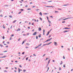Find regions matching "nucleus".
<instances>
[{"label":"nucleus","instance_id":"f257e3e1","mask_svg":"<svg viewBox=\"0 0 73 73\" xmlns=\"http://www.w3.org/2000/svg\"><path fill=\"white\" fill-rule=\"evenodd\" d=\"M52 38L49 39H48V40H46L45 41V42H47L48 41H50V40H52Z\"/></svg>","mask_w":73,"mask_h":73},{"label":"nucleus","instance_id":"f03ea898","mask_svg":"<svg viewBox=\"0 0 73 73\" xmlns=\"http://www.w3.org/2000/svg\"><path fill=\"white\" fill-rule=\"evenodd\" d=\"M36 34H37V32H35L33 34V35L35 36L36 35Z\"/></svg>","mask_w":73,"mask_h":73},{"label":"nucleus","instance_id":"7ed1b4c3","mask_svg":"<svg viewBox=\"0 0 73 73\" xmlns=\"http://www.w3.org/2000/svg\"><path fill=\"white\" fill-rule=\"evenodd\" d=\"M54 44L55 45H56V46H57V42H54Z\"/></svg>","mask_w":73,"mask_h":73},{"label":"nucleus","instance_id":"20e7f679","mask_svg":"<svg viewBox=\"0 0 73 73\" xmlns=\"http://www.w3.org/2000/svg\"><path fill=\"white\" fill-rule=\"evenodd\" d=\"M38 30L39 31H41V28L39 27V28L38 29Z\"/></svg>","mask_w":73,"mask_h":73},{"label":"nucleus","instance_id":"39448f33","mask_svg":"<svg viewBox=\"0 0 73 73\" xmlns=\"http://www.w3.org/2000/svg\"><path fill=\"white\" fill-rule=\"evenodd\" d=\"M70 19V18H67L63 19V20H67V19Z\"/></svg>","mask_w":73,"mask_h":73},{"label":"nucleus","instance_id":"423d86ee","mask_svg":"<svg viewBox=\"0 0 73 73\" xmlns=\"http://www.w3.org/2000/svg\"><path fill=\"white\" fill-rule=\"evenodd\" d=\"M25 41H27V40H24V41H23V43H22V44H23L24 43V42H25Z\"/></svg>","mask_w":73,"mask_h":73},{"label":"nucleus","instance_id":"0eeeda50","mask_svg":"<svg viewBox=\"0 0 73 73\" xmlns=\"http://www.w3.org/2000/svg\"><path fill=\"white\" fill-rule=\"evenodd\" d=\"M7 57V56H4L3 57H0V58H5V57Z\"/></svg>","mask_w":73,"mask_h":73},{"label":"nucleus","instance_id":"6e6552de","mask_svg":"<svg viewBox=\"0 0 73 73\" xmlns=\"http://www.w3.org/2000/svg\"><path fill=\"white\" fill-rule=\"evenodd\" d=\"M41 34H39V35H38V37L39 38L41 37Z\"/></svg>","mask_w":73,"mask_h":73},{"label":"nucleus","instance_id":"1a4fd4ad","mask_svg":"<svg viewBox=\"0 0 73 73\" xmlns=\"http://www.w3.org/2000/svg\"><path fill=\"white\" fill-rule=\"evenodd\" d=\"M41 45H42V44L41 43L39 44V45H38V46L39 47H40V46H41Z\"/></svg>","mask_w":73,"mask_h":73},{"label":"nucleus","instance_id":"9d476101","mask_svg":"<svg viewBox=\"0 0 73 73\" xmlns=\"http://www.w3.org/2000/svg\"><path fill=\"white\" fill-rule=\"evenodd\" d=\"M18 72L19 73H20V70L19 68H18Z\"/></svg>","mask_w":73,"mask_h":73},{"label":"nucleus","instance_id":"9b49d317","mask_svg":"<svg viewBox=\"0 0 73 73\" xmlns=\"http://www.w3.org/2000/svg\"><path fill=\"white\" fill-rule=\"evenodd\" d=\"M20 31V28H18L17 30V31Z\"/></svg>","mask_w":73,"mask_h":73},{"label":"nucleus","instance_id":"f8f14e48","mask_svg":"<svg viewBox=\"0 0 73 73\" xmlns=\"http://www.w3.org/2000/svg\"><path fill=\"white\" fill-rule=\"evenodd\" d=\"M16 21V20H15L13 22V23H15V22Z\"/></svg>","mask_w":73,"mask_h":73},{"label":"nucleus","instance_id":"ddd939ff","mask_svg":"<svg viewBox=\"0 0 73 73\" xmlns=\"http://www.w3.org/2000/svg\"><path fill=\"white\" fill-rule=\"evenodd\" d=\"M48 22L49 23V24H50V23H51V21H49V20H48Z\"/></svg>","mask_w":73,"mask_h":73},{"label":"nucleus","instance_id":"4468645a","mask_svg":"<svg viewBox=\"0 0 73 73\" xmlns=\"http://www.w3.org/2000/svg\"><path fill=\"white\" fill-rule=\"evenodd\" d=\"M68 32V31H63V32L64 33H65V32Z\"/></svg>","mask_w":73,"mask_h":73},{"label":"nucleus","instance_id":"2eb2a0df","mask_svg":"<svg viewBox=\"0 0 73 73\" xmlns=\"http://www.w3.org/2000/svg\"><path fill=\"white\" fill-rule=\"evenodd\" d=\"M39 14L41 16H42V13H41V12H40L39 13Z\"/></svg>","mask_w":73,"mask_h":73},{"label":"nucleus","instance_id":"dca6fc26","mask_svg":"<svg viewBox=\"0 0 73 73\" xmlns=\"http://www.w3.org/2000/svg\"><path fill=\"white\" fill-rule=\"evenodd\" d=\"M43 35H44V32H45V30H43Z\"/></svg>","mask_w":73,"mask_h":73},{"label":"nucleus","instance_id":"f3484780","mask_svg":"<svg viewBox=\"0 0 73 73\" xmlns=\"http://www.w3.org/2000/svg\"><path fill=\"white\" fill-rule=\"evenodd\" d=\"M50 59L48 61V64H49V63L50 62Z\"/></svg>","mask_w":73,"mask_h":73},{"label":"nucleus","instance_id":"a211bd4d","mask_svg":"<svg viewBox=\"0 0 73 73\" xmlns=\"http://www.w3.org/2000/svg\"><path fill=\"white\" fill-rule=\"evenodd\" d=\"M9 17L10 18H12V16H9Z\"/></svg>","mask_w":73,"mask_h":73},{"label":"nucleus","instance_id":"6ab92c4d","mask_svg":"<svg viewBox=\"0 0 73 73\" xmlns=\"http://www.w3.org/2000/svg\"><path fill=\"white\" fill-rule=\"evenodd\" d=\"M39 47L38 46H37L35 48V49H36V48H39Z\"/></svg>","mask_w":73,"mask_h":73},{"label":"nucleus","instance_id":"aec40b11","mask_svg":"<svg viewBox=\"0 0 73 73\" xmlns=\"http://www.w3.org/2000/svg\"><path fill=\"white\" fill-rule=\"evenodd\" d=\"M62 63H63V62H62L61 61V62L60 63V65H62Z\"/></svg>","mask_w":73,"mask_h":73},{"label":"nucleus","instance_id":"412c9836","mask_svg":"<svg viewBox=\"0 0 73 73\" xmlns=\"http://www.w3.org/2000/svg\"><path fill=\"white\" fill-rule=\"evenodd\" d=\"M26 44V45H29V44L28 43H27Z\"/></svg>","mask_w":73,"mask_h":73},{"label":"nucleus","instance_id":"4be33fe9","mask_svg":"<svg viewBox=\"0 0 73 73\" xmlns=\"http://www.w3.org/2000/svg\"><path fill=\"white\" fill-rule=\"evenodd\" d=\"M59 70H61V68L59 67Z\"/></svg>","mask_w":73,"mask_h":73},{"label":"nucleus","instance_id":"5701e85b","mask_svg":"<svg viewBox=\"0 0 73 73\" xmlns=\"http://www.w3.org/2000/svg\"><path fill=\"white\" fill-rule=\"evenodd\" d=\"M12 36H14V35L13 34L11 35V37H12Z\"/></svg>","mask_w":73,"mask_h":73},{"label":"nucleus","instance_id":"b1692460","mask_svg":"<svg viewBox=\"0 0 73 73\" xmlns=\"http://www.w3.org/2000/svg\"><path fill=\"white\" fill-rule=\"evenodd\" d=\"M57 12H58V11H55V13H57Z\"/></svg>","mask_w":73,"mask_h":73},{"label":"nucleus","instance_id":"393cba45","mask_svg":"<svg viewBox=\"0 0 73 73\" xmlns=\"http://www.w3.org/2000/svg\"><path fill=\"white\" fill-rule=\"evenodd\" d=\"M63 67H64V68H65V64H64V65H63Z\"/></svg>","mask_w":73,"mask_h":73},{"label":"nucleus","instance_id":"a878e982","mask_svg":"<svg viewBox=\"0 0 73 73\" xmlns=\"http://www.w3.org/2000/svg\"><path fill=\"white\" fill-rule=\"evenodd\" d=\"M63 59H65V56H63Z\"/></svg>","mask_w":73,"mask_h":73},{"label":"nucleus","instance_id":"bb28decb","mask_svg":"<svg viewBox=\"0 0 73 73\" xmlns=\"http://www.w3.org/2000/svg\"><path fill=\"white\" fill-rule=\"evenodd\" d=\"M52 43V42H50L49 43L47 44V45H49V44H50V43Z\"/></svg>","mask_w":73,"mask_h":73},{"label":"nucleus","instance_id":"cd10ccee","mask_svg":"<svg viewBox=\"0 0 73 73\" xmlns=\"http://www.w3.org/2000/svg\"><path fill=\"white\" fill-rule=\"evenodd\" d=\"M45 55H46V54H44L43 55V56H42V57H44V56H45Z\"/></svg>","mask_w":73,"mask_h":73},{"label":"nucleus","instance_id":"c85d7f7f","mask_svg":"<svg viewBox=\"0 0 73 73\" xmlns=\"http://www.w3.org/2000/svg\"><path fill=\"white\" fill-rule=\"evenodd\" d=\"M36 39H38V36H36Z\"/></svg>","mask_w":73,"mask_h":73},{"label":"nucleus","instance_id":"c756f323","mask_svg":"<svg viewBox=\"0 0 73 73\" xmlns=\"http://www.w3.org/2000/svg\"><path fill=\"white\" fill-rule=\"evenodd\" d=\"M48 3H49L50 2H52V1H48Z\"/></svg>","mask_w":73,"mask_h":73},{"label":"nucleus","instance_id":"7c9ffc66","mask_svg":"<svg viewBox=\"0 0 73 73\" xmlns=\"http://www.w3.org/2000/svg\"><path fill=\"white\" fill-rule=\"evenodd\" d=\"M69 65H72V64L70 63H69Z\"/></svg>","mask_w":73,"mask_h":73},{"label":"nucleus","instance_id":"2f4dec72","mask_svg":"<svg viewBox=\"0 0 73 73\" xmlns=\"http://www.w3.org/2000/svg\"><path fill=\"white\" fill-rule=\"evenodd\" d=\"M67 4H66L63 5V6H67Z\"/></svg>","mask_w":73,"mask_h":73},{"label":"nucleus","instance_id":"473e14b6","mask_svg":"<svg viewBox=\"0 0 73 73\" xmlns=\"http://www.w3.org/2000/svg\"><path fill=\"white\" fill-rule=\"evenodd\" d=\"M62 23H65V21H63Z\"/></svg>","mask_w":73,"mask_h":73},{"label":"nucleus","instance_id":"72a5a7b5","mask_svg":"<svg viewBox=\"0 0 73 73\" xmlns=\"http://www.w3.org/2000/svg\"><path fill=\"white\" fill-rule=\"evenodd\" d=\"M19 67L20 68H22V66L21 65H19Z\"/></svg>","mask_w":73,"mask_h":73},{"label":"nucleus","instance_id":"f704fd0d","mask_svg":"<svg viewBox=\"0 0 73 73\" xmlns=\"http://www.w3.org/2000/svg\"><path fill=\"white\" fill-rule=\"evenodd\" d=\"M3 28H4V29H5V26H3Z\"/></svg>","mask_w":73,"mask_h":73},{"label":"nucleus","instance_id":"c9c22d12","mask_svg":"<svg viewBox=\"0 0 73 73\" xmlns=\"http://www.w3.org/2000/svg\"><path fill=\"white\" fill-rule=\"evenodd\" d=\"M36 11H39V9H37L36 10Z\"/></svg>","mask_w":73,"mask_h":73},{"label":"nucleus","instance_id":"e433bc0d","mask_svg":"<svg viewBox=\"0 0 73 73\" xmlns=\"http://www.w3.org/2000/svg\"><path fill=\"white\" fill-rule=\"evenodd\" d=\"M28 10H31V8H29L28 9Z\"/></svg>","mask_w":73,"mask_h":73},{"label":"nucleus","instance_id":"4c0bfd02","mask_svg":"<svg viewBox=\"0 0 73 73\" xmlns=\"http://www.w3.org/2000/svg\"><path fill=\"white\" fill-rule=\"evenodd\" d=\"M48 45V44H44L43 45V46H44L45 45Z\"/></svg>","mask_w":73,"mask_h":73},{"label":"nucleus","instance_id":"58836bf2","mask_svg":"<svg viewBox=\"0 0 73 73\" xmlns=\"http://www.w3.org/2000/svg\"><path fill=\"white\" fill-rule=\"evenodd\" d=\"M40 20H41V21H42V18H41L40 17Z\"/></svg>","mask_w":73,"mask_h":73},{"label":"nucleus","instance_id":"ea45409f","mask_svg":"<svg viewBox=\"0 0 73 73\" xmlns=\"http://www.w3.org/2000/svg\"><path fill=\"white\" fill-rule=\"evenodd\" d=\"M21 11H24V10L23 9H21Z\"/></svg>","mask_w":73,"mask_h":73},{"label":"nucleus","instance_id":"a19ab883","mask_svg":"<svg viewBox=\"0 0 73 73\" xmlns=\"http://www.w3.org/2000/svg\"><path fill=\"white\" fill-rule=\"evenodd\" d=\"M47 14H48V13H44V15H47Z\"/></svg>","mask_w":73,"mask_h":73},{"label":"nucleus","instance_id":"79ce46f5","mask_svg":"<svg viewBox=\"0 0 73 73\" xmlns=\"http://www.w3.org/2000/svg\"><path fill=\"white\" fill-rule=\"evenodd\" d=\"M50 17H51V18H53V16H50Z\"/></svg>","mask_w":73,"mask_h":73},{"label":"nucleus","instance_id":"37998d69","mask_svg":"<svg viewBox=\"0 0 73 73\" xmlns=\"http://www.w3.org/2000/svg\"><path fill=\"white\" fill-rule=\"evenodd\" d=\"M5 38V37H4V36H3V39H4Z\"/></svg>","mask_w":73,"mask_h":73},{"label":"nucleus","instance_id":"c03bdc74","mask_svg":"<svg viewBox=\"0 0 73 73\" xmlns=\"http://www.w3.org/2000/svg\"><path fill=\"white\" fill-rule=\"evenodd\" d=\"M25 71H26V70H23V71L24 72H25Z\"/></svg>","mask_w":73,"mask_h":73},{"label":"nucleus","instance_id":"a18cd8bd","mask_svg":"<svg viewBox=\"0 0 73 73\" xmlns=\"http://www.w3.org/2000/svg\"><path fill=\"white\" fill-rule=\"evenodd\" d=\"M49 33H50V31H48V35H49Z\"/></svg>","mask_w":73,"mask_h":73},{"label":"nucleus","instance_id":"49530a36","mask_svg":"<svg viewBox=\"0 0 73 73\" xmlns=\"http://www.w3.org/2000/svg\"><path fill=\"white\" fill-rule=\"evenodd\" d=\"M0 46H1V47H3V45H1V44H0Z\"/></svg>","mask_w":73,"mask_h":73},{"label":"nucleus","instance_id":"de8ad7c7","mask_svg":"<svg viewBox=\"0 0 73 73\" xmlns=\"http://www.w3.org/2000/svg\"><path fill=\"white\" fill-rule=\"evenodd\" d=\"M47 17V19L48 20V21L49 19H48V17Z\"/></svg>","mask_w":73,"mask_h":73},{"label":"nucleus","instance_id":"09e8293b","mask_svg":"<svg viewBox=\"0 0 73 73\" xmlns=\"http://www.w3.org/2000/svg\"><path fill=\"white\" fill-rule=\"evenodd\" d=\"M25 52H23L22 53V54H24Z\"/></svg>","mask_w":73,"mask_h":73},{"label":"nucleus","instance_id":"8fccbe9b","mask_svg":"<svg viewBox=\"0 0 73 73\" xmlns=\"http://www.w3.org/2000/svg\"><path fill=\"white\" fill-rule=\"evenodd\" d=\"M0 16H1V17H3V15H1Z\"/></svg>","mask_w":73,"mask_h":73},{"label":"nucleus","instance_id":"3c124183","mask_svg":"<svg viewBox=\"0 0 73 73\" xmlns=\"http://www.w3.org/2000/svg\"><path fill=\"white\" fill-rule=\"evenodd\" d=\"M28 58H26V60H28Z\"/></svg>","mask_w":73,"mask_h":73},{"label":"nucleus","instance_id":"603ef678","mask_svg":"<svg viewBox=\"0 0 73 73\" xmlns=\"http://www.w3.org/2000/svg\"><path fill=\"white\" fill-rule=\"evenodd\" d=\"M25 7H28V5H26V6H25Z\"/></svg>","mask_w":73,"mask_h":73},{"label":"nucleus","instance_id":"864d4df0","mask_svg":"<svg viewBox=\"0 0 73 73\" xmlns=\"http://www.w3.org/2000/svg\"><path fill=\"white\" fill-rule=\"evenodd\" d=\"M7 71H6V70H5L4 71V72H7Z\"/></svg>","mask_w":73,"mask_h":73},{"label":"nucleus","instance_id":"5fc2aeb1","mask_svg":"<svg viewBox=\"0 0 73 73\" xmlns=\"http://www.w3.org/2000/svg\"><path fill=\"white\" fill-rule=\"evenodd\" d=\"M10 40H12V38L10 37Z\"/></svg>","mask_w":73,"mask_h":73},{"label":"nucleus","instance_id":"6e6d98bb","mask_svg":"<svg viewBox=\"0 0 73 73\" xmlns=\"http://www.w3.org/2000/svg\"><path fill=\"white\" fill-rule=\"evenodd\" d=\"M21 13V12H20L19 13H18V14H20V13Z\"/></svg>","mask_w":73,"mask_h":73},{"label":"nucleus","instance_id":"4d7b16f0","mask_svg":"<svg viewBox=\"0 0 73 73\" xmlns=\"http://www.w3.org/2000/svg\"><path fill=\"white\" fill-rule=\"evenodd\" d=\"M20 40V38H19V39H18V41H19Z\"/></svg>","mask_w":73,"mask_h":73},{"label":"nucleus","instance_id":"13d9d810","mask_svg":"<svg viewBox=\"0 0 73 73\" xmlns=\"http://www.w3.org/2000/svg\"><path fill=\"white\" fill-rule=\"evenodd\" d=\"M23 35L24 36H27V35H25V34H24V35Z\"/></svg>","mask_w":73,"mask_h":73},{"label":"nucleus","instance_id":"bf43d9fd","mask_svg":"<svg viewBox=\"0 0 73 73\" xmlns=\"http://www.w3.org/2000/svg\"><path fill=\"white\" fill-rule=\"evenodd\" d=\"M30 4H32V2H30Z\"/></svg>","mask_w":73,"mask_h":73},{"label":"nucleus","instance_id":"052dcab7","mask_svg":"<svg viewBox=\"0 0 73 73\" xmlns=\"http://www.w3.org/2000/svg\"><path fill=\"white\" fill-rule=\"evenodd\" d=\"M7 52V51H5L4 52Z\"/></svg>","mask_w":73,"mask_h":73},{"label":"nucleus","instance_id":"680f3d73","mask_svg":"<svg viewBox=\"0 0 73 73\" xmlns=\"http://www.w3.org/2000/svg\"><path fill=\"white\" fill-rule=\"evenodd\" d=\"M7 44H9V42H7Z\"/></svg>","mask_w":73,"mask_h":73},{"label":"nucleus","instance_id":"e2e57ef3","mask_svg":"<svg viewBox=\"0 0 73 73\" xmlns=\"http://www.w3.org/2000/svg\"><path fill=\"white\" fill-rule=\"evenodd\" d=\"M15 69H17V68H16V67H15Z\"/></svg>","mask_w":73,"mask_h":73},{"label":"nucleus","instance_id":"0e129e2a","mask_svg":"<svg viewBox=\"0 0 73 73\" xmlns=\"http://www.w3.org/2000/svg\"><path fill=\"white\" fill-rule=\"evenodd\" d=\"M54 61H54V60H52V62H54Z\"/></svg>","mask_w":73,"mask_h":73},{"label":"nucleus","instance_id":"69168bd1","mask_svg":"<svg viewBox=\"0 0 73 73\" xmlns=\"http://www.w3.org/2000/svg\"><path fill=\"white\" fill-rule=\"evenodd\" d=\"M0 55H3V54H0Z\"/></svg>","mask_w":73,"mask_h":73},{"label":"nucleus","instance_id":"338daca9","mask_svg":"<svg viewBox=\"0 0 73 73\" xmlns=\"http://www.w3.org/2000/svg\"><path fill=\"white\" fill-rule=\"evenodd\" d=\"M15 62H17V61H15Z\"/></svg>","mask_w":73,"mask_h":73},{"label":"nucleus","instance_id":"774afa93","mask_svg":"<svg viewBox=\"0 0 73 73\" xmlns=\"http://www.w3.org/2000/svg\"><path fill=\"white\" fill-rule=\"evenodd\" d=\"M29 33H27V35H29Z\"/></svg>","mask_w":73,"mask_h":73}]
</instances>
